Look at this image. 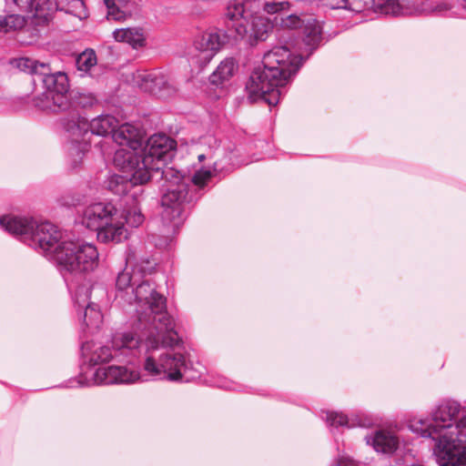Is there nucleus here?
I'll list each match as a JSON object with an SVG mask.
<instances>
[{"label": "nucleus", "instance_id": "1", "mask_svg": "<svg viewBox=\"0 0 466 466\" xmlns=\"http://www.w3.org/2000/svg\"><path fill=\"white\" fill-rule=\"evenodd\" d=\"M125 261V268L116 278L115 302L123 309L134 307L137 322L134 329L113 334L111 344L116 361L131 364L144 351V370L150 376L171 381L199 378L200 363L167 350L177 346L180 339L175 330L174 319L167 311L166 298L147 278L153 268L151 263L132 264L129 258Z\"/></svg>", "mask_w": 466, "mask_h": 466}, {"label": "nucleus", "instance_id": "2", "mask_svg": "<svg viewBox=\"0 0 466 466\" xmlns=\"http://www.w3.org/2000/svg\"><path fill=\"white\" fill-rule=\"evenodd\" d=\"M115 142L119 146L114 155L115 163L133 171L136 182L147 183L149 180H163L165 193L161 198V218L165 225L173 229L184 221L185 203L188 198V179L177 169L167 167V160L173 157L176 141L165 134L151 136L140 153L143 145L141 129L125 123L114 134Z\"/></svg>", "mask_w": 466, "mask_h": 466}, {"label": "nucleus", "instance_id": "3", "mask_svg": "<svg viewBox=\"0 0 466 466\" xmlns=\"http://www.w3.org/2000/svg\"><path fill=\"white\" fill-rule=\"evenodd\" d=\"M281 26L284 29L300 28L302 40H292L289 36L283 46H275L264 54L262 65L254 68L246 85L252 102L262 99L270 106H276L283 88L321 43L322 25L314 17L300 18L290 15L281 18Z\"/></svg>", "mask_w": 466, "mask_h": 466}, {"label": "nucleus", "instance_id": "4", "mask_svg": "<svg viewBox=\"0 0 466 466\" xmlns=\"http://www.w3.org/2000/svg\"><path fill=\"white\" fill-rule=\"evenodd\" d=\"M408 428L422 438L434 441L433 452L440 466H456L459 448L466 442V406L446 400L431 412V420L412 416Z\"/></svg>", "mask_w": 466, "mask_h": 466}, {"label": "nucleus", "instance_id": "5", "mask_svg": "<svg viewBox=\"0 0 466 466\" xmlns=\"http://www.w3.org/2000/svg\"><path fill=\"white\" fill-rule=\"evenodd\" d=\"M0 227L56 264L64 247L70 241L56 225L47 221L36 223L28 217L3 216Z\"/></svg>", "mask_w": 466, "mask_h": 466}, {"label": "nucleus", "instance_id": "6", "mask_svg": "<svg viewBox=\"0 0 466 466\" xmlns=\"http://www.w3.org/2000/svg\"><path fill=\"white\" fill-rule=\"evenodd\" d=\"M200 143L207 148L205 152L198 155V158L200 162L207 158L213 159V170L201 168L196 171L192 177L183 176V178L188 179L190 189L188 190V198L190 199L187 200L185 207L199 198L198 191L205 187L213 176L220 172L230 171L235 167L242 164L234 154L236 148L233 145L222 147L218 139L213 135L201 137Z\"/></svg>", "mask_w": 466, "mask_h": 466}, {"label": "nucleus", "instance_id": "7", "mask_svg": "<svg viewBox=\"0 0 466 466\" xmlns=\"http://www.w3.org/2000/svg\"><path fill=\"white\" fill-rule=\"evenodd\" d=\"M259 5L256 0H230L228 3L224 24L232 28L235 39L243 38L250 34L257 40H265L269 23L262 16L257 15Z\"/></svg>", "mask_w": 466, "mask_h": 466}, {"label": "nucleus", "instance_id": "8", "mask_svg": "<svg viewBox=\"0 0 466 466\" xmlns=\"http://www.w3.org/2000/svg\"><path fill=\"white\" fill-rule=\"evenodd\" d=\"M35 86H40L45 92L43 97L35 100V105L40 109L54 113H70L75 105L67 97L69 84L67 76L63 72H51L49 64L47 70L41 72L37 78L33 79Z\"/></svg>", "mask_w": 466, "mask_h": 466}, {"label": "nucleus", "instance_id": "9", "mask_svg": "<svg viewBox=\"0 0 466 466\" xmlns=\"http://www.w3.org/2000/svg\"><path fill=\"white\" fill-rule=\"evenodd\" d=\"M99 263V253L94 244L70 240L58 257L60 271L73 275L95 270Z\"/></svg>", "mask_w": 466, "mask_h": 466}, {"label": "nucleus", "instance_id": "10", "mask_svg": "<svg viewBox=\"0 0 466 466\" xmlns=\"http://www.w3.org/2000/svg\"><path fill=\"white\" fill-rule=\"evenodd\" d=\"M68 116L70 117L69 119H62V125L66 132L76 137L82 136L89 129L92 134L100 137H106L107 135L111 134L112 139L115 141L114 134L121 127L119 126L117 128H116L117 120L111 115L99 116L96 118H93L88 123L86 118L81 116L76 106L72 108Z\"/></svg>", "mask_w": 466, "mask_h": 466}, {"label": "nucleus", "instance_id": "11", "mask_svg": "<svg viewBox=\"0 0 466 466\" xmlns=\"http://www.w3.org/2000/svg\"><path fill=\"white\" fill-rule=\"evenodd\" d=\"M380 12L390 15H410L422 13L443 14L450 10L447 3L435 4L431 0H379Z\"/></svg>", "mask_w": 466, "mask_h": 466}, {"label": "nucleus", "instance_id": "12", "mask_svg": "<svg viewBox=\"0 0 466 466\" xmlns=\"http://www.w3.org/2000/svg\"><path fill=\"white\" fill-rule=\"evenodd\" d=\"M230 38L235 39L232 28H227L226 32L208 31L203 33L194 42L196 54L192 56L193 62L200 67H205Z\"/></svg>", "mask_w": 466, "mask_h": 466}, {"label": "nucleus", "instance_id": "13", "mask_svg": "<svg viewBox=\"0 0 466 466\" xmlns=\"http://www.w3.org/2000/svg\"><path fill=\"white\" fill-rule=\"evenodd\" d=\"M93 286L89 281L78 285L73 292V302L79 320H82L86 328L98 329L103 320V315L98 306L90 301Z\"/></svg>", "mask_w": 466, "mask_h": 466}, {"label": "nucleus", "instance_id": "14", "mask_svg": "<svg viewBox=\"0 0 466 466\" xmlns=\"http://www.w3.org/2000/svg\"><path fill=\"white\" fill-rule=\"evenodd\" d=\"M133 81L141 89L161 96L176 92V85L167 74L159 70H137L133 74Z\"/></svg>", "mask_w": 466, "mask_h": 466}, {"label": "nucleus", "instance_id": "15", "mask_svg": "<svg viewBox=\"0 0 466 466\" xmlns=\"http://www.w3.org/2000/svg\"><path fill=\"white\" fill-rule=\"evenodd\" d=\"M96 384H129L140 380V373L127 366L111 365L97 369L94 374Z\"/></svg>", "mask_w": 466, "mask_h": 466}, {"label": "nucleus", "instance_id": "16", "mask_svg": "<svg viewBox=\"0 0 466 466\" xmlns=\"http://www.w3.org/2000/svg\"><path fill=\"white\" fill-rule=\"evenodd\" d=\"M116 208L111 203L97 202L87 206L82 215V224L96 233L107 221H111Z\"/></svg>", "mask_w": 466, "mask_h": 466}, {"label": "nucleus", "instance_id": "17", "mask_svg": "<svg viewBox=\"0 0 466 466\" xmlns=\"http://www.w3.org/2000/svg\"><path fill=\"white\" fill-rule=\"evenodd\" d=\"M81 356L83 361L90 366L116 360L111 340L106 345L95 341L84 342L81 347Z\"/></svg>", "mask_w": 466, "mask_h": 466}, {"label": "nucleus", "instance_id": "18", "mask_svg": "<svg viewBox=\"0 0 466 466\" xmlns=\"http://www.w3.org/2000/svg\"><path fill=\"white\" fill-rule=\"evenodd\" d=\"M23 12L32 13V23L37 25H47L51 19L50 0H13Z\"/></svg>", "mask_w": 466, "mask_h": 466}, {"label": "nucleus", "instance_id": "19", "mask_svg": "<svg viewBox=\"0 0 466 466\" xmlns=\"http://www.w3.org/2000/svg\"><path fill=\"white\" fill-rule=\"evenodd\" d=\"M366 443L382 454L391 455L399 448L400 440L390 431L380 430L365 437Z\"/></svg>", "mask_w": 466, "mask_h": 466}, {"label": "nucleus", "instance_id": "20", "mask_svg": "<svg viewBox=\"0 0 466 466\" xmlns=\"http://www.w3.org/2000/svg\"><path fill=\"white\" fill-rule=\"evenodd\" d=\"M110 220L107 221V225L98 229L97 239L102 243H119L127 239V230L125 228L123 217L118 214L117 209Z\"/></svg>", "mask_w": 466, "mask_h": 466}, {"label": "nucleus", "instance_id": "21", "mask_svg": "<svg viewBox=\"0 0 466 466\" xmlns=\"http://www.w3.org/2000/svg\"><path fill=\"white\" fill-rule=\"evenodd\" d=\"M112 35L116 42L127 44L133 49L137 50L147 45L146 32L140 26L116 28Z\"/></svg>", "mask_w": 466, "mask_h": 466}, {"label": "nucleus", "instance_id": "22", "mask_svg": "<svg viewBox=\"0 0 466 466\" xmlns=\"http://www.w3.org/2000/svg\"><path fill=\"white\" fill-rule=\"evenodd\" d=\"M115 167L119 169L123 174H113L106 179V188L116 195L126 194L131 186L144 185L145 183L136 182L133 179V171H129L117 166L113 160Z\"/></svg>", "mask_w": 466, "mask_h": 466}, {"label": "nucleus", "instance_id": "23", "mask_svg": "<svg viewBox=\"0 0 466 466\" xmlns=\"http://www.w3.org/2000/svg\"><path fill=\"white\" fill-rule=\"evenodd\" d=\"M238 68V65L234 57H226L210 75L209 81L215 86L223 85L231 79Z\"/></svg>", "mask_w": 466, "mask_h": 466}, {"label": "nucleus", "instance_id": "24", "mask_svg": "<svg viewBox=\"0 0 466 466\" xmlns=\"http://www.w3.org/2000/svg\"><path fill=\"white\" fill-rule=\"evenodd\" d=\"M107 8V19L125 20L131 15V0H104Z\"/></svg>", "mask_w": 466, "mask_h": 466}, {"label": "nucleus", "instance_id": "25", "mask_svg": "<svg viewBox=\"0 0 466 466\" xmlns=\"http://www.w3.org/2000/svg\"><path fill=\"white\" fill-rule=\"evenodd\" d=\"M13 65L20 71L30 74L34 78H37L41 72L47 70V64L39 62L29 57H20L14 60Z\"/></svg>", "mask_w": 466, "mask_h": 466}, {"label": "nucleus", "instance_id": "26", "mask_svg": "<svg viewBox=\"0 0 466 466\" xmlns=\"http://www.w3.org/2000/svg\"><path fill=\"white\" fill-rule=\"evenodd\" d=\"M96 55L94 50L87 49L81 53L76 60V68L81 72L80 76H84L88 75L93 76V71L96 66Z\"/></svg>", "mask_w": 466, "mask_h": 466}, {"label": "nucleus", "instance_id": "27", "mask_svg": "<svg viewBox=\"0 0 466 466\" xmlns=\"http://www.w3.org/2000/svg\"><path fill=\"white\" fill-rule=\"evenodd\" d=\"M326 420L329 427L338 428V427H346L352 428L355 426L364 427L366 423L361 420L355 421L353 419H349L343 413H339L335 411H329L326 414Z\"/></svg>", "mask_w": 466, "mask_h": 466}, {"label": "nucleus", "instance_id": "28", "mask_svg": "<svg viewBox=\"0 0 466 466\" xmlns=\"http://www.w3.org/2000/svg\"><path fill=\"white\" fill-rule=\"evenodd\" d=\"M25 25V20L20 15H8L0 16V32L8 33L22 29Z\"/></svg>", "mask_w": 466, "mask_h": 466}, {"label": "nucleus", "instance_id": "29", "mask_svg": "<svg viewBox=\"0 0 466 466\" xmlns=\"http://www.w3.org/2000/svg\"><path fill=\"white\" fill-rule=\"evenodd\" d=\"M348 10L354 13H360L366 9L380 11L379 0H348Z\"/></svg>", "mask_w": 466, "mask_h": 466}, {"label": "nucleus", "instance_id": "30", "mask_svg": "<svg viewBox=\"0 0 466 466\" xmlns=\"http://www.w3.org/2000/svg\"><path fill=\"white\" fill-rule=\"evenodd\" d=\"M65 10L66 13L71 14L79 19L87 16V11L83 0H66Z\"/></svg>", "mask_w": 466, "mask_h": 466}, {"label": "nucleus", "instance_id": "31", "mask_svg": "<svg viewBox=\"0 0 466 466\" xmlns=\"http://www.w3.org/2000/svg\"><path fill=\"white\" fill-rule=\"evenodd\" d=\"M124 219V223H127L129 226L133 228H137L144 221V216L141 213L140 208L134 207L125 212L124 215H121Z\"/></svg>", "mask_w": 466, "mask_h": 466}, {"label": "nucleus", "instance_id": "32", "mask_svg": "<svg viewBox=\"0 0 466 466\" xmlns=\"http://www.w3.org/2000/svg\"><path fill=\"white\" fill-rule=\"evenodd\" d=\"M85 147L86 145H82L79 142H72L71 148H70V154L74 155L76 154V158L73 160V168H76L77 165L82 160L84 154H85Z\"/></svg>", "mask_w": 466, "mask_h": 466}, {"label": "nucleus", "instance_id": "33", "mask_svg": "<svg viewBox=\"0 0 466 466\" xmlns=\"http://www.w3.org/2000/svg\"><path fill=\"white\" fill-rule=\"evenodd\" d=\"M289 5V2H269L264 5V10L268 14H275L279 11L285 10Z\"/></svg>", "mask_w": 466, "mask_h": 466}, {"label": "nucleus", "instance_id": "34", "mask_svg": "<svg viewBox=\"0 0 466 466\" xmlns=\"http://www.w3.org/2000/svg\"><path fill=\"white\" fill-rule=\"evenodd\" d=\"M334 466H358V464L348 456H341Z\"/></svg>", "mask_w": 466, "mask_h": 466}, {"label": "nucleus", "instance_id": "35", "mask_svg": "<svg viewBox=\"0 0 466 466\" xmlns=\"http://www.w3.org/2000/svg\"><path fill=\"white\" fill-rule=\"evenodd\" d=\"M329 5L332 9L348 10V0H331Z\"/></svg>", "mask_w": 466, "mask_h": 466}, {"label": "nucleus", "instance_id": "36", "mask_svg": "<svg viewBox=\"0 0 466 466\" xmlns=\"http://www.w3.org/2000/svg\"><path fill=\"white\" fill-rule=\"evenodd\" d=\"M218 387L224 388V389H230V387L228 385V383L218 384Z\"/></svg>", "mask_w": 466, "mask_h": 466}, {"label": "nucleus", "instance_id": "37", "mask_svg": "<svg viewBox=\"0 0 466 466\" xmlns=\"http://www.w3.org/2000/svg\"><path fill=\"white\" fill-rule=\"evenodd\" d=\"M461 7L465 10V12H466V1H465V2H463V4H461Z\"/></svg>", "mask_w": 466, "mask_h": 466}, {"label": "nucleus", "instance_id": "38", "mask_svg": "<svg viewBox=\"0 0 466 466\" xmlns=\"http://www.w3.org/2000/svg\"><path fill=\"white\" fill-rule=\"evenodd\" d=\"M412 466H423L421 464H413Z\"/></svg>", "mask_w": 466, "mask_h": 466}]
</instances>
